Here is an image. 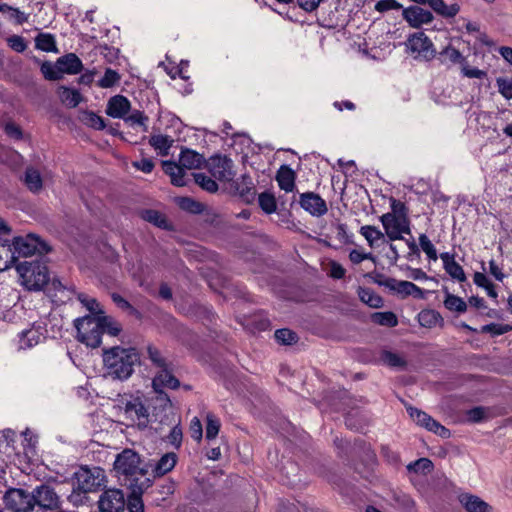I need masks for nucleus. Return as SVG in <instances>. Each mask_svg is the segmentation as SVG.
I'll list each match as a JSON object with an SVG mask.
<instances>
[{
  "mask_svg": "<svg viewBox=\"0 0 512 512\" xmlns=\"http://www.w3.org/2000/svg\"><path fill=\"white\" fill-rule=\"evenodd\" d=\"M162 170L170 177V181L175 186H184L187 183V175L184 168L175 163L162 161Z\"/></svg>",
  "mask_w": 512,
  "mask_h": 512,
  "instance_id": "23",
  "label": "nucleus"
},
{
  "mask_svg": "<svg viewBox=\"0 0 512 512\" xmlns=\"http://www.w3.org/2000/svg\"><path fill=\"white\" fill-rule=\"evenodd\" d=\"M402 5L398 3L396 0H380L375 5V9L379 12H385L389 10H398L401 9Z\"/></svg>",
  "mask_w": 512,
  "mask_h": 512,
  "instance_id": "57",
  "label": "nucleus"
},
{
  "mask_svg": "<svg viewBox=\"0 0 512 512\" xmlns=\"http://www.w3.org/2000/svg\"><path fill=\"white\" fill-rule=\"evenodd\" d=\"M349 259L353 264H359L364 260L373 259V256L371 253L354 249L349 253Z\"/></svg>",
  "mask_w": 512,
  "mask_h": 512,
  "instance_id": "63",
  "label": "nucleus"
},
{
  "mask_svg": "<svg viewBox=\"0 0 512 512\" xmlns=\"http://www.w3.org/2000/svg\"><path fill=\"white\" fill-rule=\"evenodd\" d=\"M101 322V334L107 333L111 336H117L121 331V325L112 317L105 316L103 313L98 316Z\"/></svg>",
  "mask_w": 512,
  "mask_h": 512,
  "instance_id": "34",
  "label": "nucleus"
},
{
  "mask_svg": "<svg viewBox=\"0 0 512 512\" xmlns=\"http://www.w3.org/2000/svg\"><path fill=\"white\" fill-rule=\"evenodd\" d=\"M382 361L391 367H402L405 365L404 359L396 353L385 351L381 357Z\"/></svg>",
  "mask_w": 512,
  "mask_h": 512,
  "instance_id": "52",
  "label": "nucleus"
},
{
  "mask_svg": "<svg viewBox=\"0 0 512 512\" xmlns=\"http://www.w3.org/2000/svg\"><path fill=\"white\" fill-rule=\"evenodd\" d=\"M58 96L64 105L71 108L76 107L82 101V96L78 90L65 86L59 87Z\"/></svg>",
  "mask_w": 512,
  "mask_h": 512,
  "instance_id": "30",
  "label": "nucleus"
},
{
  "mask_svg": "<svg viewBox=\"0 0 512 512\" xmlns=\"http://www.w3.org/2000/svg\"><path fill=\"white\" fill-rule=\"evenodd\" d=\"M114 469L122 485L134 492H143L151 485L148 471L140 466V457L130 449L117 456Z\"/></svg>",
  "mask_w": 512,
  "mask_h": 512,
  "instance_id": "1",
  "label": "nucleus"
},
{
  "mask_svg": "<svg viewBox=\"0 0 512 512\" xmlns=\"http://www.w3.org/2000/svg\"><path fill=\"white\" fill-rule=\"evenodd\" d=\"M105 481L104 470L99 467H81L75 473L74 493H89L98 490Z\"/></svg>",
  "mask_w": 512,
  "mask_h": 512,
  "instance_id": "6",
  "label": "nucleus"
},
{
  "mask_svg": "<svg viewBox=\"0 0 512 512\" xmlns=\"http://www.w3.org/2000/svg\"><path fill=\"white\" fill-rule=\"evenodd\" d=\"M358 295L361 301L372 308H379L383 305L382 298L369 288H359Z\"/></svg>",
  "mask_w": 512,
  "mask_h": 512,
  "instance_id": "32",
  "label": "nucleus"
},
{
  "mask_svg": "<svg viewBox=\"0 0 512 512\" xmlns=\"http://www.w3.org/2000/svg\"><path fill=\"white\" fill-rule=\"evenodd\" d=\"M4 507L10 512H32L33 497L21 488H9L2 496Z\"/></svg>",
  "mask_w": 512,
  "mask_h": 512,
  "instance_id": "7",
  "label": "nucleus"
},
{
  "mask_svg": "<svg viewBox=\"0 0 512 512\" xmlns=\"http://www.w3.org/2000/svg\"><path fill=\"white\" fill-rule=\"evenodd\" d=\"M206 168L211 176L222 182H229L234 177L233 163L225 156L211 157L206 163Z\"/></svg>",
  "mask_w": 512,
  "mask_h": 512,
  "instance_id": "10",
  "label": "nucleus"
},
{
  "mask_svg": "<svg viewBox=\"0 0 512 512\" xmlns=\"http://www.w3.org/2000/svg\"><path fill=\"white\" fill-rule=\"evenodd\" d=\"M77 298L83 304V306H85L91 312L92 316H99L102 314L99 304L94 298H91L83 293H79Z\"/></svg>",
  "mask_w": 512,
  "mask_h": 512,
  "instance_id": "43",
  "label": "nucleus"
},
{
  "mask_svg": "<svg viewBox=\"0 0 512 512\" xmlns=\"http://www.w3.org/2000/svg\"><path fill=\"white\" fill-rule=\"evenodd\" d=\"M141 217L152 224H154L156 227H160V215L155 210H143L141 212Z\"/></svg>",
  "mask_w": 512,
  "mask_h": 512,
  "instance_id": "64",
  "label": "nucleus"
},
{
  "mask_svg": "<svg viewBox=\"0 0 512 512\" xmlns=\"http://www.w3.org/2000/svg\"><path fill=\"white\" fill-rule=\"evenodd\" d=\"M440 259L443 262L445 271L455 280L459 282L466 281V275L461 265L455 261L453 254L444 252L440 254Z\"/></svg>",
  "mask_w": 512,
  "mask_h": 512,
  "instance_id": "21",
  "label": "nucleus"
},
{
  "mask_svg": "<svg viewBox=\"0 0 512 512\" xmlns=\"http://www.w3.org/2000/svg\"><path fill=\"white\" fill-rule=\"evenodd\" d=\"M44 339L40 328L32 327L20 333L19 349H29L39 344Z\"/></svg>",
  "mask_w": 512,
  "mask_h": 512,
  "instance_id": "25",
  "label": "nucleus"
},
{
  "mask_svg": "<svg viewBox=\"0 0 512 512\" xmlns=\"http://www.w3.org/2000/svg\"><path fill=\"white\" fill-rule=\"evenodd\" d=\"M458 500L467 512H492L491 506L476 495L462 493Z\"/></svg>",
  "mask_w": 512,
  "mask_h": 512,
  "instance_id": "19",
  "label": "nucleus"
},
{
  "mask_svg": "<svg viewBox=\"0 0 512 512\" xmlns=\"http://www.w3.org/2000/svg\"><path fill=\"white\" fill-rule=\"evenodd\" d=\"M407 412L411 419L419 426L426 428L429 431L441 436L442 438H448L450 432L447 428L441 425L439 422L431 418L425 412L418 410L417 408L408 407Z\"/></svg>",
  "mask_w": 512,
  "mask_h": 512,
  "instance_id": "12",
  "label": "nucleus"
},
{
  "mask_svg": "<svg viewBox=\"0 0 512 512\" xmlns=\"http://www.w3.org/2000/svg\"><path fill=\"white\" fill-rule=\"evenodd\" d=\"M409 49L413 53H417L418 57L430 60L435 56V49L430 39L423 32L412 34L407 43Z\"/></svg>",
  "mask_w": 512,
  "mask_h": 512,
  "instance_id": "14",
  "label": "nucleus"
},
{
  "mask_svg": "<svg viewBox=\"0 0 512 512\" xmlns=\"http://www.w3.org/2000/svg\"><path fill=\"white\" fill-rule=\"evenodd\" d=\"M276 340L285 345H290L297 341V335L289 329H279L275 332Z\"/></svg>",
  "mask_w": 512,
  "mask_h": 512,
  "instance_id": "49",
  "label": "nucleus"
},
{
  "mask_svg": "<svg viewBox=\"0 0 512 512\" xmlns=\"http://www.w3.org/2000/svg\"><path fill=\"white\" fill-rule=\"evenodd\" d=\"M162 125H164V131L162 132L163 156L168 148H170L175 142L181 140L183 123L180 118L169 112L162 116Z\"/></svg>",
  "mask_w": 512,
  "mask_h": 512,
  "instance_id": "8",
  "label": "nucleus"
},
{
  "mask_svg": "<svg viewBox=\"0 0 512 512\" xmlns=\"http://www.w3.org/2000/svg\"><path fill=\"white\" fill-rule=\"evenodd\" d=\"M221 423L219 418H217L212 413H207L206 415V438L208 440H212L216 438L220 429Z\"/></svg>",
  "mask_w": 512,
  "mask_h": 512,
  "instance_id": "40",
  "label": "nucleus"
},
{
  "mask_svg": "<svg viewBox=\"0 0 512 512\" xmlns=\"http://www.w3.org/2000/svg\"><path fill=\"white\" fill-rule=\"evenodd\" d=\"M129 110V100L122 95H116L109 99L106 108V113L113 118L123 119L129 112Z\"/></svg>",
  "mask_w": 512,
  "mask_h": 512,
  "instance_id": "20",
  "label": "nucleus"
},
{
  "mask_svg": "<svg viewBox=\"0 0 512 512\" xmlns=\"http://www.w3.org/2000/svg\"><path fill=\"white\" fill-rule=\"evenodd\" d=\"M496 85L499 93L505 99H512V78L499 77L496 79Z\"/></svg>",
  "mask_w": 512,
  "mask_h": 512,
  "instance_id": "46",
  "label": "nucleus"
},
{
  "mask_svg": "<svg viewBox=\"0 0 512 512\" xmlns=\"http://www.w3.org/2000/svg\"><path fill=\"white\" fill-rule=\"evenodd\" d=\"M299 203L305 211L316 217L323 216L328 210L325 200L313 192L301 194Z\"/></svg>",
  "mask_w": 512,
  "mask_h": 512,
  "instance_id": "16",
  "label": "nucleus"
},
{
  "mask_svg": "<svg viewBox=\"0 0 512 512\" xmlns=\"http://www.w3.org/2000/svg\"><path fill=\"white\" fill-rule=\"evenodd\" d=\"M11 244L17 258L28 257L36 252L41 253L48 250L46 244L34 234L15 237Z\"/></svg>",
  "mask_w": 512,
  "mask_h": 512,
  "instance_id": "9",
  "label": "nucleus"
},
{
  "mask_svg": "<svg viewBox=\"0 0 512 512\" xmlns=\"http://www.w3.org/2000/svg\"><path fill=\"white\" fill-rule=\"evenodd\" d=\"M190 433L191 437L197 441H200L203 436V428L200 420L197 417H194L190 423Z\"/></svg>",
  "mask_w": 512,
  "mask_h": 512,
  "instance_id": "59",
  "label": "nucleus"
},
{
  "mask_svg": "<svg viewBox=\"0 0 512 512\" xmlns=\"http://www.w3.org/2000/svg\"><path fill=\"white\" fill-rule=\"evenodd\" d=\"M162 426L165 424L170 428L169 434L162 441L178 449L182 443V429L180 427V415L178 409L173 405L171 399L162 393Z\"/></svg>",
  "mask_w": 512,
  "mask_h": 512,
  "instance_id": "4",
  "label": "nucleus"
},
{
  "mask_svg": "<svg viewBox=\"0 0 512 512\" xmlns=\"http://www.w3.org/2000/svg\"><path fill=\"white\" fill-rule=\"evenodd\" d=\"M440 316L433 310H424L419 313V322L422 326L431 327L435 325Z\"/></svg>",
  "mask_w": 512,
  "mask_h": 512,
  "instance_id": "48",
  "label": "nucleus"
},
{
  "mask_svg": "<svg viewBox=\"0 0 512 512\" xmlns=\"http://www.w3.org/2000/svg\"><path fill=\"white\" fill-rule=\"evenodd\" d=\"M32 510L37 505L44 509H54L58 505V496L52 488L46 485H42L36 488L32 493Z\"/></svg>",
  "mask_w": 512,
  "mask_h": 512,
  "instance_id": "17",
  "label": "nucleus"
},
{
  "mask_svg": "<svg viewBox=\"0 0 512 512\" xmlns=\"http://www.w3.org/2000/svg\"><path fill=\"white\" fill-rule=\"evenodd\" d=\"M9 46L16 52H23L26 49V43L21 36L13 35L8 38Z\"/></svg>",
  "mask_w": 512,
  "mask_h": 512,
  "instance_id": "60",
  "label": "nucleus"
},
{
  "mask_svg": "<svg viewBox=\"0 0 512 512\" xmlns=\"http://www.w3.org/2000/svg\"><path fill=\"white\" fill-rule=\"evenodd\" d=\"M179 162L181 167L189 170L198 169L206 163L201 154L189 149L182 150Z\"/></svg>",
  "mask_w": 512,
  "mask_h": 512,
  "instance_id": "26",
  "label": "nucleus"
},
{
  "mask_svg": "<svg viewBox=\"0 0 512 512\" xmlns=\"http://www.w3.org/2000/svg\"><path fill=\"white\" fill-rule=\"evenodd\" d=\"M139 361V354L134 348L115 346L103 353L106 374L113 379L127 380Z\"/></svg>",
  "mask_w": 512,
  "mask_h": 512,
  "instance_id": "2",
  "label": "nucleus"
},
{
  "mask_svg": "<svg viewBox=\"0 0 512 512\" xmlns=\"http://www.w3.org/2000/svg\"><path fill=\"white\" fill-rule=\"evenodd\" d=\"M433 468L432 462L427 458H421L414 463L408 465L409 470H413L417 473H427L430 472Z\"/></svg>",
  "mask_w": 512,
  "mask_h": 512,
  "instance_id": "53",
  "label": "nucleus"
},
{
  "mask_svg": "<svg viewBox=\"0 0 512 512\" xmlns=\"http://www.w3.org/2000/svg\"><path fill=\"white\" fill-rule=\"evenodd\" d=\"M20 283L28 290H41L49 281L46 265L37 262H21L16 266Z\"/></svg>",
  "mask_w": 512,
  "mask_h": 512,
  "instance_id": "3",
  "label": "nucleus"
},
{
  "mask_svg": "<svg viewBox=\"0 0 512 512\" xmlns=\"http://www.w3.org/2000/svg\"><path fill=\"white\" fill-rule=\"evenodd\" d=\"M380 221L385 229V233L390 240L402 238L403 233H409V222L406 217L395 216V214H383Z\"/></svg>",
  "mask_w": 512,
  "mask_h": 512,
  "instance_id": "11",
  "label": "nucleus"
},
{
  "mask_svg": "<svg viewBox=\"0 0 512 512\" xmlns=\"http://www.w3.org/2000/svg\"><path fill=\"white\" fill-rule=\"evenodd\" d=\"M193 177L195 183H197L203 190L210 193L216 192L218 190V184L216 181L204 173H194Z\"/></svg>",
  "mask_w": 512,
  "mask_h": 512,
  "instance_id": "38",
  "label": "nucleus"
},
{
  "mask_svg": "<svg viewBox=\"0 0 512 512\" xmlns=\"http://www.w3.org/2000/svg\"><path fill=\"white\" fill-rule=\"evenodd\" d=\"M512 330V326L508 324L491 323L481 328L482 333H490L493 336L503 335Z\"/></svg>",
  "mask_w": 512,
  "mask_h": 512,
  "instance_id": "45",
  "label": "nucleus"
},
{
  "mask_svg": "<svg viewBox=\"0 0 512 512\" xmlns=\"http://www.w3.org/2000/svg\"><path fill=\"white\" fill-rule=\"evenodd\" d=\"M393 289L396 290L398 293L405 295V296H408V295H413L415 297L422 296L421 288L409 281H399L393 286Z\"/></svg>",
  "mask_w": 512,
  "mask_h": 512,
  "instance_id": "36",
  "label": "nucleus"
},
{
  "mask_svg": "<svg viewBox=\"0 0 512 512\" xmlns=\"http://www.w3.org/2000/svg\"><path fill=\"white\" fill-rule=\"evenodd\" d=\"M16 259L12 244L7 240H0V271L10 268Z\"/></svg>",
  "mask_w": 512,
  "mask_h": 512,
  "instance_id": "28",
  "label": "nucleus"
},
{
  "mask_svg": "<svg viewBox=\"0 0 512 512\" xmlns=\"http://www.w3.org/2000/svg\"><path fill=\"white\" fill-rule=\"evenodd\" d=\"M419 245L429 259L433 261L437 260L438 256L436 248L434 247V245L432 244V242L430 241L426 234H421L419 236Z\"/></svg>",
  "mask_w": 512,
  "mask_h": 512,
  "instance_id": "44",
  "label": "nucleus"
},
{
  "mask_svg": "<svg viewBox=\"0 0 512 512\" xmlns=\"http://www.w3.org/2000/svg\"><path fill=\"white\" fill-rule=\"evenodd\" d=\"M83 121L89 127H92L97 130H103L106 126L104 119L101 116L95 114L94 112L86 113L84 115Z\"/></svg>",
  "mask_w": 512,
  "mask_h": 512,
  "instance_id": "47",
  "label": "nucleus"
},
{
  "mask_svg": "<svg viewBox=\"0 0 512 512\" xmlns=\"http://www.w3.org/2000/svg\"><path fill=\"white\" fill-rule=\"evenodd\" d=\"M279 187L286 191L291 192L295 187V173L294 171L287 165H282L276 176Z\"/></svg>",
  "mask_w": 512,
  "mask_h": 512,
  "instance_id": "27",
  "label": "nucleus"
},
{
  "mask_svg": "<svg viewBox=\"0 0 512 512\" xmlns=\"http://www.w3.org/2000/svg\"><path fill=\"white\" fill-rule=\"evenodd\" d=\"M403 18L414 28H419L424 24H429L433 21V14L420 6H410L403 9Z\"/></svg>",
  "mask_w": 512,
  "mask_h": 512,
  "instance_id": "18",
  "label": "nucleus"
},
{
  "mask_svg": "<svg viewBox=\"0 0 512 512\" xmlns=\"http://www.w3.org/2000/svg\"><path fill=\"white\" fill-rule=\"evenodd\" d=\"M360 234L366 239L371 248L378 247L385 242V235L375 226H362Z\"/></svg>",
  "mask_w": 512,
  "mask_h": 512,
  "instance_id": "29",
  "label": "nucleus"
},
{
  "mask_svg": "<svg viewBox=\"0 0 512 512\" xmlns=\"http://www.w3.org/2000/svg\"><path fill=\"white\" fill-rule=\"evenodd\" d=\"M460 68H461L462 74L467 78L481 79L486 75V73L484 71H482L478 68L469 67L467 65V62L465 64H462V66Z\"/></svg>",
  "mask_w": 512,
  "mask_h": 512,
  "instance_id": "58",
  "label": "nucleus"
},
{
  "mask_svg": "<svg viewBox=\"0 0 512 512\" xmlns=\"http://www.w3.org/2000/svg\"><path fill=\"white\" fill-rule=\"evenodd\" d=\"M119 80V75L112 69H107L104 76L99 80V86L102 88H109L116 84Z\"/></svg>",
  "mask_w": 512,
  "mask_h": 512,
  "instance_id": "54",
  "label": "nucleus"
},
{
  "mask_svg": "<svg viewBox=\"0 0 512 512\" xmlns=\"http://www.w3.org/2000/svg\"><path fill=\"white\" fill-rule=\"evenodd\" d=\"M36 47L42 51L52 52L57 51L55 39L50 34H39L36 37Z\"/></svg>",
  "mask_w": 512,
  "mask_h": 512,
  "instance_id": "41",
  "label": "nucleus"
},
{
  "mask_svg": "<svg viewBox=\"0 0 512 512\" xmlns=\"http://www.w3.org/2000/svg\"><path fill=\"white\" fill-rule=\"evenodd\" d=\"M374 323L394 327L398 324L396 315L393 312H376L371 316Z\"/></svg>",
  "mask_w": 512,
  "mask_h": 512,
  "instance_id": "39",
  "label": "nucleus"
},
{
  "mask_svg": "<svg viewBox=\"0 0 512 512\" xmlns=\"http://www.w3.org/2000/svg\"><path fill=\"white\" fill-rule=\"evenodd\" d=\"M57 68L61 73L78 74L81 72L83 65L78 56L70 53L57 60Z\"/></svg>",
  "mask_w": 512,
  "mask_h": 512,
  "instance_id": "22",
  "label": "nucleus"
},
{
  "mask_svg": "<svg viewBox=\"0 0 512 512\" xmlns=\"http://www.w3.org/2000/svg\"><path fill=\"white\" fill-rule=\"evenodd\" d=\"M258 202L261 209L268 214L276 210L277 205L275 197L270 193H261L258 197Z\"/></svg>",
  "mask_w": 512,
  "mask_h": 512,
  "instance_id": "42",
  "label": "nucleus"
},
{
  "mask_svg": "<svg viewBox=\"0 0 512 512\" xmlns=\"http://www.w3.org/2000/svg\"><path fill=\"white\" fill-rule=\"evenodd\" d=\"M444 305L448 310L458 313H464L467 310L466 302L462 298L450 293H447Z\"/></svg>",
  "mask_w": 512,
  "mask_h": 512,
  "instance_id": "37",
  "label": "nucleus"
},
{
  "mask_svg": "<svg viewBox=\"0 0 512 512\" xmlns=\"http://www.w3.org/2000/svg\"><path fill=\"white\" fill-rule=\"evenodd\" d=\"M5 132L9 137L13 139L20 140L23 138V132L21 128L14 122H8L5 125Z\"/></svg>",
  "mask_w": 512,
  "mask_h": 512,
  "instance_id": "61",
  "label": "nucleus"
},
{
  "mask_svg": "<svg viewBox=\"0 0 512 512\" xmlns=\"http://www.w3.org/2000/svg\"><path fill=\"white\" fill-rule=\"evenodd\" d=\"M439 61L448 67L453 65H459L466 63V57L462 55V53L453 46L445 47L438 55Z\"/></svg>",
  "mask_w": 512,
  "mask_h": 512,
  "instance_id": "24",
  "label": "nucleus"
},
{
  "mask_svg": "<svg viewBox=\"0 0 512 512\" xmlns=\"http://www.w3.org/2000/svg\"><path fill=\"white\" fill-rule=\"evenodd\" d=\"M345 273H346V270L341 264H339L335 261H332L329 264V275L332 278L342 279L345 276Z\"/></svg>",
  "mask_w": 512,
  "mask_h": 512,
  "instance_id": "62",
  "label": "nucleus"
},
{
  "mask_svg": "<svg viewBox=\"0 0 512 512\" xmlns=\"http://www.w3.org/2000/svg\"><path fill=\"white\" fill-rule=\"evenodd\" d=\"M142 493L143 492H134L131 490V495L129 496L127 503L130 512H143L144 507L140 498Z\"/></svg>",
  "mask_w": 512,
  "mask_h": 512,
  "instance_id": "50",
  "label": "nucleus"
},
{
  "mask_svg": "<svg viewBox=\"0 0 512 512\" xmlns=\"http://www.w3.org/2000/svg\"><path fill=\"white\" fill-rule=\"evenodd\" d=\"M166 61L165 71L172 79H175L176 76H179V78L185 82L189 79L187 75L188 61L181 60L178 66H173L168 55H166Z\"/></svg>",
  "mask_w": 512,
  "mask_h": 512,
  "instance_id": "31",
  "label": "nucleus"
},
{
  "mask_svg": "<svg viewBox=\"0 0 512 512\" xmlns=\"http://www.w3.org/2000/svg\"><path fill=\"white\" fill-rule=\"evenodd\" d=\"M101 512H121L125 507V497L119 489H108L98 501Z\"/></svg>",
  "mask_w": 512,
  "mask_h": 512,
  "instance_id": "13",
  "label": "nucleus"
},
{
  "mask_svg": "<svg viewBox=\"0 0 512 512\" xmlns=\"http://www.w3.org/2000/svg\"><path fill=\"white\" fill-rule=\"evenodd\" d=\"M0 13L8 20L14 21L16 24H22L27 20L26 15L20 10L10 7L7 4L0 3Z\"/></svg>",
  "mask_w": 512,
  "mask_h": 512,
  "instance_id": "35",
  "label": "nucleus"
},
{
  "mask_svg": "<svg viewBox=\"0 0 512 512\" xmlns=\"http://www.w3.org/2000/svg\"><path fill=\"white\" fill-rule=\"evenodd\" d=\"M41 72L46 79L57 80L60 78L61 71L58 70L57 64L54 66L49 62H45L41 65Z\"/></svg>",
  "mask_w": 512,
  "mask_h": 512,
  "instance_id": "55",
  "label": "nucleus"
},
{
  "mask_svg": "<svg viewBox=\"0 0 512 512\" xmlns=\"http://www.w3.org/2000/svg\"><path fill=\"white\" fill-rule=\"evenodd\" d=\"M124 415L127 420L140 428L147 427L150 421L148 410L139 399H134L125 404Z\"/></svg>",
  "mask_w": 512,
  "mask_h": 512,
  "instance_id": "15",
  "label": "nucleus"
},
{
  "mask_svg": "<svg viewBox=\"0 0 512 512\" xmlns=\"http://www.w3.org/2000/svg\"><path fill=\"white\" fill-rule=\"evenodd\" d=\"M24 181L28 189L32 192H38L42 188L41 175L38 170L32 167L26 169Z\"/></svg>",
  "mask_w": 512,
  "mask_h": 512,
  "instance_id": "33",
  "label": "nucleus"
},
{
  "mask_svg": "<svg viewBox=\"0 0 512 512\" xmlns=\"http://www.w3.org/2000/svg\"><path fill=\"white\" fill-rule=\"evenodd\" d=\"M177 463V455L174 452H167L162 455V474L170 472Z\"/></svg>",
  "mask_w": 512,
  "mask_h": 512,
  "instance_id": "56",
  "label": "nucleus"
},
{
  "mask_svg": "<svg viewBox=\"0 0 512 512\" xmlns=\"http://www.w3.org/2000/svg\"><path fill=\"white\" fill-rule=\"evenodd\" d=\"M180 386L179 380L172 375L162 363V387L177 389Z\"/></svg>",
  "mask_w": 512,
  "mask_h": 512,
  "instance_id": "51",
  "label": "nucleus"
},
{
  "mask_svg": "<svg viewBox=\"0 0 512 512\" xmlns=\"http://www.w3.org/2000/svg\"><path fill=\"white\" fill-rule=\"evenodd\" d=\"M77 339L85 345L96 348L101 344V322L98 316L86 315L74 320Z\"/></svg>",
  "mask_w": 512,
  "mask_h": 512,
  "instance_id": "5",
  "label": "nucleus"
}]
</instances>
